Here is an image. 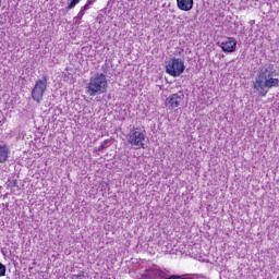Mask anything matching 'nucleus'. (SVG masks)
I'll use <instances>...</instances> for the list:
<instances>
[{
    "instance_id": "nucleus-21",
    "label": "nucleus",
    "mask_w": 279,
    "mask_h": 279,
    "mask_svg": "<svg viewBox=\"0 0 279 279\" xmlns=\"http://www.w3.org/2000/svg\"><path fill=\"white\" fill-rule=\"evenodd\" d=\"M2 0H0V7H1Z\"/></svg>"
},
{
    "instance_id": "nucleus-20",
    "label": "nucleus",
    "mask_w": 279,
    "mask_h": 279,
    "mask_svg": "<svg viewBox=\"0 0 279 279\" xmlns=\"http://www.w3.org/2000/svg\"><path fill=\"white\" fill-rule=\"evenodd\" d=\"M81 10H83L84 12H86L87 9H85V7H83Z\"/></svg>"
},
{
    "instance_id": "nucleus-12",
    "label": "nucleus",
    "mask_w": 279,
    "mask_h": 279,
    "mask_svg": "<svg viewBox=\"0 0 279 279\" xmlns=\"http://www.w3.org/2000/svg\"><path fill=\"white\" fill-rule=\"evenodd\" d=\"M108 143H110V140H105L101 145L98 148V151H104V149H106V147H108Z\"/></svg>"
},
{
    "instance_id": "nucleus-3",
    "label": "nucleus",
    "mask_w": 279,
    "mask_h": 279,
    "mask_svg": "<svg viewBox=\"0 0 279 279\" xmlns=\"http://www.w3.org/2000/svg\"><path fill=\"white\" fill-rule=\"evenodd\" d=\"M49 77L47 75L41 76V78L37 80L35 86L32 89V99L37 104L43 101V97L47 90V82Z\"/></svg>"
},
{
    "instance_id": "nucleus-6",
    "label": "nucleus",
    "mask_w": 279,
    "mask_h": 279,
    "mask_svg": "<svg viewBox=\"0 0 279 279\" xmlns=\"http://www.w3.org/2000/svg\"><path fill=\"white\" fill-rule=\"evenodd\" d=\"M183 101H184L183 92H178L177 94H172L166 99V104H168L170 108H178L183 104Z\"/></svg>"
},
{
    "instance_id": "nucleus-4",
    "label": "nucleus",
    "mask_w": 279,
    "mask_h": 279,
    "mask_svg": "<svg viewBox=\"0 0 279 279\" xmlns=\"http://www.w3.org/2000/svg\"><path fill=\"white\" fill-rule=\"evenodd\" d=\"M184 61L182 59L173 58L166 65V73L172 77H180L181 73H184Z\"/></svg>"
},
{
    "instance_id": "nucleus-14",
    "label": "nucleus",
    "mask_w": 279,
    "mask_h": 279,
    "mask_svg": "<svg viewBox=\"0 0 279 279\" xmlns=\"http://www.w3.org/2000/svg\"><path fill=\"white\" fill-rule=\"evenodd\" d=\"M8 186H10L11 189H14V187L19 186V184H17L16 180H12V181L8 184Z\"/></svg>"
},
{
    "instance_id": "nucleus-9",
    "label": "nucleus",
    "mask_w": 279,
    "mask_h": 279,
    "mask_svg": "<svg viewBox=\"0 0 279 279\" xmlns=\"http://www.w3.org/2000/svg\"><path fill=\"white\" fill-rule=\"evenodd\" d=\"M177 5L179 10H182L183 12H190V10H193L194 1L193 0H177Z\"/></svg>"
},
{
    "instance_id": "nucleus-16",
    "label": "nucleus",
    "mask_w": 279,
    "mask_h": 279,
    "mask_svg": "<svg viewBox=\"0 0 279 279\" xmlns=\"http://www.w3.org/2000/svg\"><path fill=\"white\" fill-rule=\"evenodd\" d=\"M84 14H85V11L81 9V11L78 12L76 19L82 20V17L84 16Z\"/></svg>"
},
{
    "instance_id": "nucleus-13",
    "label": "nucleus",
    "mask_w": 279,
    "mask_h": 279,
    "mask_svg": "<svg viewBox=\"0 0 279 279\" xmlns=\"http://www.w3.org/2000/svg\"><path fill=\"white\" fill-rule=\"evenodd\" d=\"M81 0H71L70 4L68 5V10H73L77 3H80Z\"/></svg>"
},
{
    "instance_id": "nucleus-11",
    "label": "nucleus",
    "mask_w": 279,
    "mask_h": 279,
    "mask_svg": "<svg viewBox=\"0 0 279 279\" xmlns=\"http://www.w3.org/2000/svg\"><path fill=\"white\" fill-rule=\"evenodd\" d=\"M5 271H8V268L0 262V278H3V276H5Z\"/></svg>"
},
{
    "instance_id": "nucleus-10",
    "label": "nucleus",
    "mask_w": 279,
    "mask_h": 279,
    "mask_svg": "<svg viewBox=\"0 0 279 279\" xmlns=\"http://www.w3.org/2000/svg\"><path fill=\"white\" fill-rule=\"evenodd\" d=\"M10 155V148L5 145H0V163L8 162V156Z\"/></svg>"
},
{
    "instance_id": "nucleus-17",
    "label": "nucleus",
    "mask_w": 279,
    "mask_h": 279,
    "mask_svg": "<svg viewBox=\"0 0 279 279\" xmlns=\"http://www.w3.org/2000/svg\"><path fill=\"white\" fill-rule=\"evenodd\" d=\"M80 19H77V17H74V23L77 25V24H80Z\"/></svg>"
},
{
    "instance_id": "nucleus-15",
    "label": "nucleus",
    "mask_w": 279,
    "mask_h": 279,
    "mask_svg": "<svg viewBox=\"0 0 279 279\" xmlns=\"http://www.w3.org/2000/svg\"><path fill=\"white\" fill-rule=\"evenodd\" d=\"M167 279H184V278H182V276H179V275H172V276L168 275Z\"/></svg>"
},
{
    "instance_id": "nucleus-5",
    "label": "nucleus",
    "mask_w": 279,
    "mask_h": 279,
    "mask_svg": "<svg viewBox=\"0 0 279 279\" xmlns=\"http://www.w3.org/2000/svg\"><path fill=\"white\" fill-rule=\"evenodd\" d=\"M143 141H145V134L143 132L133 131L129 135V143L134 145L136 149H145V143H143Z\"/></svg>"
},
{
    "instance_id": "nucleus-19",
    "label": "nucleus",
    "mask_w": 279,
    "mask_h": 279,
    "mask_svg": "<svg viewBox=\"0 0 279 279\" xmlns=\"http://www.w3.org/2000/svg\"><path fill=\"white\" fill-rule=\"evenodd\" d=\"M84 7H85V9L88 10V8L90 7V3L87 2Z\"/></svg>"
},
{
    "instance_id": "nucleus-1",
    "label": "nucleus",
    "mask_w": 279,
    "mask_h": 279,
    "mask_svg": "<svg viewBox=\"0 0 279 279\" xmlns=\"http://www.w3.org/2000/svg\"><path fill=\"white\" fill-rule=\"evenodd\" d=\"M278 86L279 80L274 78V72L267 68L259 70L253 82V88L257 90L259 97H266L269 88H278Z\"/></svg>"
},
{
    "instance_id": "nucleus-7",
    "label": "nucleus",
    "mask_w": 279,
    "mask_h": 279,
    "mask_svg": "<svg viewBox=\"0 0 279 279\" xmlns=\"http://www.w3.org/2000/svg\"><path fill=\"white\" fill-rule=\"evenodd\" d=\"M219 47L225 53H234L236 51V39L234 37H227V40L221 41Z\"/></svg>"
},
{
    "instance_id": "nucleus-2",
    "label": "nucleus",
    "mask_w": 279,
    "mask_h": 279,
    "mask_svg": "<svg viewBox=\"0 0 279 279\" xmlns=\"http://www.w3.org/2000/svg\"><path fill=\"white\" fill-rule=\"evenodd\" d=\"M108 90V78L104 73H96L90 76L89 82L86 87V93L89 97H95L96 95H104Z\"/></svg>"
},
{
    "instance_id": "nucleus-18",
    "label": "nucleus",
    "mask_w": 279,
    "mask_h": 279,
    "mask_svg": "<svg viewBox=\"0 0 279 279\" xmlns=\"http://www.w3.org/2000/svg\"><path fill=\"white\" fill-rule=\"evenodd\" d=\"M95 1H97V0H88L87 2H88L89 4H93V3H95Z\"/></svg>"
},
{
    "instance_id": "nucleus-8",
    "label": "nucleus",
    "mask_w": 279,
    "mask_h": 279,
    "mask_svg": "<svg viewBox=\"0 0 279 279\" xmlns=\"http://www.w3.org/2000/svg\"><path fill=\"white\" fill-rule=\"evenodd\" d=\"M148 276L151 279H167L169 275L162 271L160 267L153 266L148 269Z\"/></svg>"
}]
</instances>
